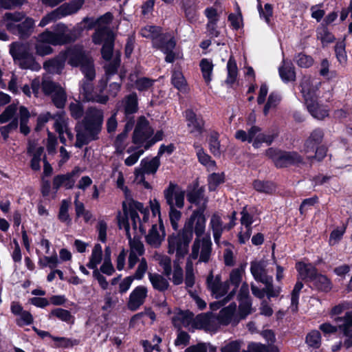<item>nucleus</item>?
<instances>
[{"label":"nucleus","instance_id":"f257e3e1","mask_svg":"<svg viewBox=\"0 0 352 352\" xmlns=\"http://www.w3.org/2000/svg\"><path fill=\"white\" fill-rule=\"evenodd\" d=\"M65 60L72 66H81V70L87 78L82 82L80 91L85 99L101 104L106 103L108 96L92 93L93 87L90 81L95 78V70L91 59L85 54L81 47L69 48L58 58L45 62L44 67L50 73L58 74L63 69Z\"/></svg>","mask_w":352,"mask_h":352},{"label":"nucleus","instance_id":"f03ea898","mask_svg":"<svg viewBox=\"0 0 352 352\" xmlns=\"http://www.w3.org/2000/svg\"><path fill=\"white\" fill-rule=\"evenodd\" d=\"M78 35L76 29L69 30L64 24L58 23L54 31L45 30L35 37L36 53L41 56L49 55L53 50L50 45H63L74 41Z\"/></svg>","mask_w":352,"mask_h":352},{"label":"nucleus","instance_id":"7ed1b4c3","mask_svg":"<svg viewBox=\"0 0 352 352\" xmlns=\"http://www.w3.org/2000/svg\"><path fill=\"white\" fill-rule=\"evenodd\" d=\"M103 122V112L95 108H89L81 125L76 126V142L75 146L80 148L94 140L100 131Z\"/></svg>","mask_w":352,"mask_h":352},{"label":"nucleus","instance_id":"20e7f679","mask_svg":"<svg viewBox=\"0 0 352 352\" xmlns=\"http://www.w3.org/2000/svg\"><path fill=\"white\" fill-rule=\"evenodd\" d=\"M122 208L124 214L119 213L118 214H120L121 217L125 218L128 223V217H129L133 228L135 230L139 228L142 234L146 232L148 226L158 223L142 204L131 198H126V200L122 203Z\"/></svg>","mask_w":352,"mask_h":352},{"label":"nucleus","instance_id":"39448f33","mask_svg":"<svg viewBox=\"0 0 352 352\" xmlns=\"http://www.w3.org/2000/svg\"><path fill=\"white\" fill-rule=\"evenodd\" d=\"M161 29L155 26H146L141 30L142 36L152 39L153 45L160 49L165 55L167 63H173L176 54L173 52L176 43L170 34H160Z\"/></svg>","mask_w":352,"mask_h":352},{"label":"nucleus","instance_id":"423d86ee","mask_svg":"<svg viewBox=\"0 0 352 352\" xmlns=\"http://www.w3.org/2000/svg\"><path fill=\"white\" fill-rule=\"evenodd\" d=\"M234 137L241 142L252 143L254 148H258L261 147L263 143H265L267 145L272 144L274 140L275 135L270 133H261L259 127L252 126L248 131H236Z\"/></svg>","mask_w":352,"mask_h":352},{"label":"nucleus","instance_id":"0eeeda50","mask_svg":"<svg viewBox=\"0 0 352 352\" xmlns=\"http://www.w3.org/2000/svg\"><path fill=\"white\" fill-rule=\"evenodd\" d=\"M296 267L302 278L312 281L322 291L327 292L331 290L330 280L325 276L318 274L313 265L298 262Z\"/></svg>","mask_w":352,"mask_h":352},{"label":"nucleus","instance_id":"6e6552de","mask_svg":"<svg viewBox=\"0 0 352 352\" xmlns=\"http://www.w3.org/2000/svg\"><path fill=\"white\" fill-rule=\"evenodd\" d=\"M321 85L322 82L319 79L310 76H303L300 81V92L307 108H309L311 111H314V106L310 102L318 100L321 96L320 90Z\"/></svg>","mask_w":352,"mask_h":352},{"label":"nucleus","instance_id":"1a4fd4ad","mask_svg":"<svg viewBox=\"0 0 352 352\" xmlns=\"http://www.w3.org/2000/svg\"><path fill=\"white\" fill-rule=\"evenodd\" d=\"M13 58L24 69H37L39 66L35 62L30 47L27 43H14L10 50Z\"/></svg>","mask_w":352,"mask_h":352},{"label":"nucleus","instance_id":"9d476101","mask_svg":"<svg viewBox=\"0 0 352 352\" xmlns=\"http://www.w3.org/2000/svg\"><path fill=\"white\" fill-rule=\"evenodd\" d=\"M212 252V241L209 234L196 237L192 245V251L188 260L199 258V262L209 261Z\"/></svg>","mask_w":352,"mask_h":352},{"label":"nucleus","instance_id":"9b49d317","mask_svg":"<svg viewBox=\"0 0 352 352\" xmlns=\"http://www.w3.org/2000/svg\"><path fill=\"white\" fill-rule=\"evenodd\" d=\"M192 236L183 230L177 234H172L168 238V252L176 254L178 259L184 258L188 251V245Z\"/></svg>","mask_w":352,"mask_h":352},{"label":"nucleus","instance_id":"f8f14e48","mask_svg":"<svg viewBox=\"0 0 352 352\" xmlns=\"http://www.w3.org/2000/svg\"><path fill=\"white\" fill-rule=\"evenodd\" d=\"M187 234L193 236V232L197 237H201L206 230V218L204 214V208L194 210L189 218L185 221L182 229Z\"/></svg>","mask_w":352,"mask_h":352},{"label":"nucleus","instance_id":"ddd939ff","mask_svg":"<svg viewBox=\"0 0 352 352\" xmlns=\"http://www.w3.org/2000/svg\"><path fill=\"white\" fill-rule=\"evenodd\" d=\"M265 155L273 160L277 167L280 168L302 162L301 157L294 152H283L270 148L266 151Z\"/></svg>","mask_w":352,"mask_h":352},{"label":"nucleus","instance_id":"4468645a","mask_svg":"<svg viewBox=\"0 0 352 352\" xmlns=\"http://www.w3.org/2000/svg\"><path fill=\"white\" fill-rule=\"evenodd\" d=\"M153 133V129L149 122L144 117H140L135 125L133 133V142L140 146H144L150 142V138Z\"/></svg>","mask_w":352,"mask_h":352},{"label":"nucleus","instance_id":"2eb2a0df","mask_svg":"<svg viewBox=\"0 0 352 352\" xmlns=\"http://www.w3.org/2000/svg\"><path fill=\"white\" fill-rule=\"evenodd\" d=\"M42 89L45 94L52 96L54 104L58 108L65 106L67 96L64 89L59 85L50 80H44L42 82Z\"/></svg>","mask_w":352,"mask_h":352},{"label":"nucleus","instance_id":"dca6fc26","mask_svg":"<svg viewBox=\"0 0 352 352\" xmlns=\"http://www.w3.org/2000/svg\"><path fill=\"white\" fill-rule=\"evenodd\" d=\"M93 41L96 44L104 43L102 48V55L107 60L111 59L113 54L114 34L111 30H104L98 31L93 36Z\"/></svg>","mask_w":352,"mask_h":352},{"label":"nucleus","instance_id":"f3484780","mask_svg":"<svg viewBox=\"0 0 352 352\" xmlns=\"http://www.w3.org/2000/svg\"><path fill=\"white\" fill-rule=\"evenodd\" d=\"M333 322L338 324L339 331L346 337L344 345L347 348L352 346V311L346 312L343 316L335 317Z\"/></svg>","mask_w":352,"mask_h":352},{"label":"nucleus","instance_id":"a211bd4d","mask_svg":"<svg viewBox=\"0 0 352 352\" xmlns=\"http://www.w3.org/2000/svg\"><path fill=\"white\" fill-rule=\"evenodd\" d=\"M169 207L182 208L184 206L185 191L177 185L170 184L164 192Z\"/></svg>","mask_w":352,"mask_h":352},{"label":"nucleus","instance_id":"6ab92c4d","mask_svg":"<svg viewBox=\"0 0 352 352\" xmlns=\"http://www.w3.org/2000/svg\"><path fill=\"white\" fill-rule=\"evenodd\" d=\"M166 236L165 228L163 223L152 224L145 236L146 242L150 246L157 248L160 247Z\"/></svg>","mask_w":352,"mask_h":352},{"label":"nucleus","instance_id":"aec40b11","mask_svg":"<svg viewBox=\"0 0 352 352\" xmlns=\"http://www.w3.org/2000/svg\"><path fill=\"white\" fill-rule=\"evenodd\" d=\"M217 320L219 325H236L240 322L237 315L236 305L231 303L223 308L217 316Z\"/></svg>","mask_w":352,"mask_h":352},{"label":"nucleus","instance_id":"412c9836","mask_svg":"<svg viewBox=\"0 0 352 352\" xmlns=\"http://www.w3.org/2000/svg\"><path fill=\"white\" fill-rule=\"evenodd\" d=\"M118 226L120 229L124 228L126 231L127 238L129 241L130 253L138 254L142 255L144 252V245L140 239L133 237L131 238L130 234L129 223L124 217H121L120 214L118 215Z\"/></svg>","mask_w":352,"mask_h":352},{"label":"nucleus","instance_id":"4be33fe9","mask_svg":"<svg viewBox=\"0 0 352 352\" xmlns=\"http://www.w3.org/2000/svg\"><path fill=\"white\" fill-rule=\"evenodd\" d=\"M185 117L190 133L192 134L195 137L201 135L204 131V124L202 118L192 109H188L186 111Z\"/></svg>","mask_w":352,"mask_h":352},{"label":"nucleus","instance_id":"5701e85b","mask_svg":"<svg viewBox=\"0 0 352 352\" xmlns=\"http://www.w3.org/2000/svg\"><path fill=\"white\" fill-rule=\"evenodd\" d=\"M219 326L217 317L212 314H199L193 320L194 329H203L206 331H214Z\"/></svg>","mask_w":352,"mask_h":352},{"label":"nucleus","instance_id":"b1692460","mask_svg":"<svg viewBox=\"0 0 352 352\" xmlns=\"http://www.w3.org/2000/svg\"><path fill=\"white\" fill-rule=\"evenodd\" d=\"M148 289L145 286L136 287L130 294L127 307L131 311L137 310L142 305L147 297Z\"/></svg>","mask_w":352,"mask_h":352},{"label":"nucleus","instance_id":"393cba45","mask_svg":"<svg viewBox=\"0 0 352 352\" xmlns=\"http://www.w3.org/2000/svg\"><path fill=\"white\" fill-rule=\"evenodd\" d=\"M160 164V159L158 157H155L151 160L143 159L141 161V168H137L135 170V175L136 179L140 181L144 180V174H153L158 169Z\"/></svg>","mask_w":352,"mask_h":352},{"label":"nucleus","instance_id":"a878e982","mask_svg":"<svg viewBox=\"0 0 352 352\" xmlns=\"http://www.w3.org/2000/svg\"><path fill=\"white\" fill-rule=\"evenodd\" d=\"M266 265V261L261 260L252 261L250 267V272L254 279L265 285L270 284L272 280V278L267 275Z\"/></svg>","mask_w":352,"mask_h":352},{"label":"nucleus","instance_id":"bb28decb","mask_svg":"<svg viewBox=\"0 0 352 352\" xmlns=\"http://www.w3.org/2000/svg\"><path fill=\"white\" fill-rule=\"evenodd\" d=\"M80 173L79 168H75L71 173L56 176L53 180V188L57 190L60 187L70 189L74 187L76 180L74 177Z\"/></svg>","mask_w":352,"mask_h":352},{"label":"nucleus","instance_id":"cd10ccee","mask_svg":"<svg viewBox=\"0 0 352 352\" xmlns=\"http://www.w3.org/2000/svg\"><path fill=\"white\" fill-rule=\"evenodd\" d=\"M222 10L220 8H208L205 10V14L208 18V22L207 29L210 34L217 36L218 32L217 30V22L219 21V16Z\"/></svg>","mask_w":352,"mask_h":352},{"label":"nucleus","instance_id":"c85d7f7f","mask_svg":"<svg viewBox=\"0 0 352 352\" xmlns=\"http://www.w3.org/2000/svg\"><path fill=\"white\" fill-rule=\"evenodd\" d=\"M246 267V264H241L236 268L233 269L229 276V279L226 282L228 285L230 284L233 285L234 287L229 294L228 298L229 299L234 296L236 292V288L239 286L241 282L242 281L243 276L245 274Z\"/></svg>","mask_w":352,"mask_h":352},{"label":"nucleus","instance_id":"c756f323","mask_svg":"<svg viewBox=\"0 0 352 352\" xmlns=\"http://www.w3.org/2000/svg\"><path fill=\"white\" fill-rule=\"evenodd\" d=\"M43 148L36 145L34 143L29 144L28 152L32 156L30 162L31 168L34 170H39L41 168L40 162L45 157L43 155Z\"/></svg>","mask_w":352,"mask_h":352},{"label":"nucleus","instance_id":"7c9ffc66","mask_svg":"<svg viewBox=\"0 0 352 352\" xmlns=\"http://www.w3.org/2000/svg\"><path fill=\"white\" fill-rule=\"evenodd\" d=\"M193 314L189 311H179L173 318V324L178 327H186L188 329H194Z\"/></svg>","mask_w":352,"mask_h":352},{"label":"nucleus","instance_id":"2f4dec72","mask_svg":"<svg viewBox=\"0 0 352 352\" xmlns=\"http://www.w3.org/2000/svg\"><path fill=\"white\" fill-rule=\"evenodd\" d=\"M324 133L320 129H315L305 142L304 151L305 153H313L317 146L322 142Z\"/></svg>","mask_w":352,"mask_h":352},{"label":"nucleus","instance_id":"473e14b6","mask_svg":"<svg viewBox=\"0 0 352 352\" xmlns=\"http://www.w3.org/2000/svg\"><path fill=\"white\" fill-rule=\"evenodd\" d=\"M54 127L56 131L58 133L60 142L63 144H65L66 142L65 133L67 135L69 140L73 139V134L69 129L66 120L63 116L58 115L56 116Z\"/></svg>","mask_w":352,"mask_h":352},{"label":"nucleus","instance_id":"72a5a7b5","mask_svg":"<svg viewBox=\"0 0 352 352\" xmlns=\"http://www.w3.org/2000/svg\"><path fill=\"white\" fill-rule=\"evenodd\" d=\"M209 227L212 230L214 242L219 244L225 226H223L221 219L218 214L215 213L211 216Z\"/></svg>","mask_w":352,"mask_h":352},{"label":"nucleus","instance_id":"f704fd0d","mask_svg":"<svg viewBox=\"0 0 352 352\" xmlns=\"http://www.w3.org/2000/svg\"><path fill=\"white\" fill-rule=\"evenodd\" d=\"M24 18V14L21 12H7L3 17V23L8 30L16 32L19 23Z\"/></svg>","mask_w":352,"mask_h":352},{"label":"nucleus","instance_id":"c9c22d12","mask_svg":"<svg viewBox=\"0 0 352 352\" xmlns=\"http://www.w3.org/2000/svg\"><path fill=\"white\" fill-rule=\"evenodd\" d=\"M133 126V121L131 120H129L127 121V122L125 124L124 130V131L119 134L116 138L115 145L116 151L118 153H122L126 148V138L128 132L130 131Z\"/></svg>","mask_w":352,"mask_h":352},{"label":"nucleus","instance_id":"e433bc0d","mask_svg":"<svg viewBox=\"0 0 352 352\" xmlns=\"http://www.w3.org/2000/svg\"><path fill=\"white\" fill-rule=\"evenodd\" d=\"M148 276L155 289L163 292L168 288L169 283L162 275L157 273H148Z\"/></svg>","mask_w":352,"mask_h":352},{"label":"nucleus","instance_id":"4c0bfd02","mask_svg":"<svg viewBox=\"0 0 352 352\" xmlns=\"http://www.w3.org/2000/svg\"><path fill=\"white\" fill-rule=\"evenodd\" d=\"M102 260V246L97 243L94 245L92 249L91 254L89 256V262L87 266L93 270H98V265L101 263Z\"/></svg>","mask_w":352,"mask_h":352},{"label":"nucleus","instance_id":"58836bf2","mask_svg":"<svg viewBox=\"0 0 352 352\" xmlns=\"http://www.w3.org/2000/svg\"><path fill=\"white\" fill-rule=\"evenodd\" d=\"M188 201L196 205H200L199 208H205L207 203V199L205 198L204 195V190L202 188L195 189L187 194Z\"/></svg>","mask_w":352,"mask_h":352},{"label":"nucleus","instance_id":"ea45409f","mask_svg":"<svg viewBox=\"0 0 352 352\" xmlns=\"http://www.w3.org/2000/svg\"><path fill=\"white\" fill-rule=\"evenodd\" d=\"M279 75L284 82L295 80L296 73L292 64L284 60L283 65L279 67Z\"/></svg>","mask_w":352,"mask_h":352},{"label":"nucleus","instance_id":"a19ab883","mask_svg":"<svg viewBox=\"0 0 352 352\" xmlns=\"http://www.w3.org/2000/svg\"><path fill=\"white\" fill-rule=\"evenodd\" d=\"M34 23L35 21L33 19L24 15V18L19 23L18 28L14 33L19 34L21 36H28L32 32Z\"/></svg>","mask_w":352,"mask_h":352},{"label":"nucleus","instance_id":"79ce46f5","mask_svg":"<svg viewBox=\"0 0 352 352\" xmlns=\"http://www.w3.org/2000/svg\"><path fill=\"white\" fill-rule=\"evenodd\" d=\"M124 113L126 116L135 113L138 111V97L135 94H131L124 99Z\"/></svg>","mask_w":352,"mask_h":352},{"label":"nucleus","instance_id":"37998d69","mask_svg":"<svg viewBox=\"0 0 352 352\" xmlns=\"http://www.w3.org/2000/svg\"><path fill=\"white\" fill-rule=\"evenodd\" d=\"M83 3L84 0H74L69 3L62 5L58 8L62 16H65L76 12L80 9Z\"/></svg>","mask_w":352,"mask_h":352},{"label":"nucleus","instance_id":"c03bdc74","mask_svg":"<svg viewBox=\"0 0 352 352\" xmlns=\"http://www.w3.org/2000/svg\"><path fill=\"white\" fill-rule=\"evenodd\" d=\"M153 259L162 267L163 274L166 276H170L171 274V259L168 256L159 253H155L153 255Z\"/></svg>","mask_w":352,"mask_h":352},{"label":"nucleus","instance_id":"a18cd8bd","mask_svg":"<svg viewBox=\"0 0 352 352\" xmlns=\"http://www.w3.org/2000/svg\"><path fill=\"white\" fill-rule=\"evenodd\" d=\"M203 78L206 83H209L212 80V74L213 70L212 62L208 59L204 58L199 63Z\"/></svg>","mask_w":352,"mask_h":352},{"label":"nucleus","instance_id":"49530a36","mask_svg":"<svg viewBox=\"0 0 352 352\" xmlns=\"http://www.w3.org/2000/svg\"><path fill=\"white\" fill-rule=\"evenodd\" d=\"M70 206V201L64 199L62 201L58 218V219L63 222L65 223L67 225H69L71 223L72 219L70 218V216L69 214V208Z\"/></svg>","mask_w":352,"mask_h":352},{"label":"nucleus","instance_id":"de8ad7c7","mask_svg":"<svg viewBox=\"0 0 352 352\" xmlns=\"http://www.w3.org/2000/svg\"><path fill=\"white\" fill-rule=\"evenodd\" d=\"M239 302L237 315L239 320L245 319L252 311V303L251 300H238Z\"/></svg>","mask_w":352,"mask_h":352},{"label":"nucleus","instance_id":"09e8293b","mask_svg":"<svg viewBox=\"0 0 352 352\" xmlns=\"http://www.w3.org/2000/svg\"><path fill=\"white\" fill-rule=\"evenodd\" d=\"M313 104L314 111H311L309 108H307L308 111L316 119L322 120L327 116H328L329 113L328 110L324 106L320 104L318 102V100H315L311 102Z\"/></svg>","mask_w":352,"mask_h":352},{"label":"nucleus","instance_id":"8fccbe9b","mask_svg":"<svg viewBox=\"0 0 352 352\" xmlns=\"http://www.w3.org/2000/svg\"><path fill=\"white\" fill-rule=\"evenodd\" d=\"M316 36L323 45L332 43L335 40L334 36L324 25L317 28Z\"/></svg>","mask_w":352,"mask_h":352},{"label":"nucleus","instance_id":"3c124183","mask_svg":"<svg viewBox=\"0 0 352 352\" xmlns=\"http://www.w3.org/2000/svg\"><path fill=\"white\" fill-rule=\"evenodd\" d=\"M228 77L226 82L228 84H233L237 78L238 69L236 61L231 56L227 64Z\"/></svg>","mask_w":352,"mask_h":352},{"label":"nucleus","instance_id":"603ef678","mask_svg":"<svg viewBox=\"0 0 352 352\" xmlns=\"http://www.w3.org/2000/svg\"><path fill=\"white\" fill-rule=\"evenodd\" d=\"M173 85L179 91H186L187 90V83L183 74L179 71H175L172 76Z\"/></svg>","mask_w":352,"mask_h":352},{"label":"nucleus","instance_id":"864d4df0","mask_svg":"<svg viewBox=\"0 0 352 352\" xmlns=\"http://www.w3.org/2000/svg\"><path fill=\"white\" fill-rule=\"evenodd\" d=\"M172 276L170 278V280L172 283L175 285H179L182 284L184 281V273L182 268L179 266L177 261L174 262L173 270L171 271Z\"/></svg>","mask_w":352,"mask_h":352},{"label":"nucleus","instance_id":"5fc2aeb1","mask_svg":"<svg viewBox=\"0 0 352 352\" xmlns=\"http://www.w3.org/2000/svg\"><path fill=\"white\" fill-rule=\"evenodd\" d=\"M241 225L243 226L251 227V225L255 221L256 218L253 211L248 209L246 207L243 208L241 212Z\"/></svg>","mask_w":352,"mask_h":352},{"label":"nucleus","instance_id":"6e6d98bb","mask_svg":"<svg viewBox=\"0 0 352 352\" xmlns=\"http://www.w3.org/2000/svg\"><path fill=\"white\" fill-rule=\"evenodd\" d=\"M208 287L217 298L221 297L228 292L227 283L219 284L218 283H212L208 280Z\"/></svg>","mask_w":352,"mask_h":352},{"label":"nucleus","instance_id":"4d7b16f0","mask_svg":"<svg viewBox=\"0 0 352 352\" xmlns=\"http://www.w3.org/2000/svg\"><path fill=\"white\" fill-rule=\"evenodd\" d=\"M303 287V284L298 281L292 293V298H291V306L290 309L293 312H296L298 310V298L299 293Z\"/></svg>","mask_w":352,"mask_h":352},{"label":"nucleus","instance_id":"13d9d810","mask_svg":"<svg viewBox=\"0 0 352 352\" xmlns=\"http://www.w3.org/2000/svg\"><path fill=\"white\" fill-rule=\"evenodd\" d=\"M307 344L314 349H318L321 344V336L318 331H312L306 337Z\"/></svg>","mask_w":352,"mask_h":352},{"label":"nucleus","instance_id":"bf43d9fd","mask_svg":"<svg viewBox=\"0 0 352 352\" xmlns=\"http://www.w3.org/2000/svg\"><path fill=\"white\" fill-rule=\"evenodd\" d=\"M253 186L254 189L260 192L270 194L275 190L274 185L269 182L255 181Z\"/></svg>","mask_w":352,"mask_h":352},{"label":"nucleus","instance_id":"052dcab7","mask_svg":"<svg viewBox=\"0 0 352 352\" xmlns=\"http://www.w3.org/2000/svg\"><path fill=\"white\" fill-rule=\"evenodd\" d=\"M38 263L41 267H48L50 269H54L58 264V256L56 254L51 256H45L39 258Z\"/></svg>","mask_w":352,"mask_h":352},{"label":"nucleus","instance_id":"680f3d73","mask_svg":"<svg viewBox=\"0 0 352 352\" xmlns=\"http://www.w3.org/2000/svg\"><path fill=\"white\" fill-rule=\"evenodd\" d=\"M249 352H279L277 346L274 345H270L265 346L263 344L259 343H252L248 346Z\"/></svg>","mask_w":352,"mask_h":352},{"label":"nucleus","instance_id":"e2e57ef3","mask_svg":"<svg viewBox=\"0 0 352 352\" xmlns=\"http://www.w3.org/2000/svg\"><path fill=\"white\" fill-rule=\"evenodd\" d=\"M197 155L199 162L203 165L207 166L209 169L213 170L215 166L214 161L212 160L210 157L206 154L201 148H199L197 151Z\"/></svg>","mask_w":352,"mask_h":352},{"label":"nucleus","instance_id":"0e129e2a","mask_svg":"<svg viewBox=\"0 0 352 352\" xmlns=\"http://www.w3.org/2000/svg\"><path fill=\"white\" fill-rule=\"evenodd\" d=\"M61 17H63L62 14H60V11L59 10V8H58L43 17L38 25L43 28Z\"/></svg>","mask_w":352,"mask_h":352},{"label":"nucleus","instance_id":"69168bd1","mask_svg":"<svg viewBox=\"0 0 352 352\" xmlns=\"http://www.w3.org/2000/svg\"><path fill=\"white\" fill-rule=\"evenodd\" d=\"M50 316H56L60 320L69 323L72 322L74 319L69 311L60 308L52 310Z\"/></svg>","mask_w":352,"mask_h":352},{"label":"nucleus","instance_id":"338daca9","mask_svg":"<svg viewBox=\"0 0 352 352\" xmlns=\"http://www.w3.org/2000/svg\"><path fill=\"white\" fill-rule=\"evenodd\" d=\"M335 52L339 63L341 64L346 63L347 56L345 51V43L344 41L337 43L335 46Z\"/></svg>","mask_w":352,"mask_h":352},{"label":"nucleus","instance_id":"774afa93","mask_svg":"<svg viewBox=\"0 0 352 352\" xmlns=\"http://www.w3.org/2000/svg\"><path fill=\"white\" fill-rule=\"evenodd\" d=\"M224 182L223 173H212L208 177V187L210 190H214L216 188Z\"/></svg>","mask_w":352,"mask_h":352}]
</instances>
